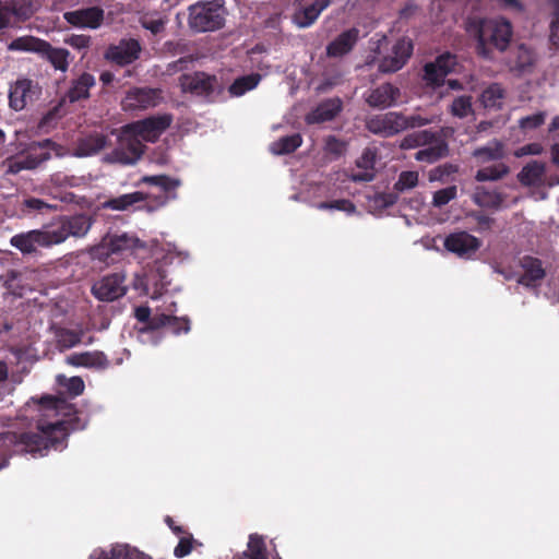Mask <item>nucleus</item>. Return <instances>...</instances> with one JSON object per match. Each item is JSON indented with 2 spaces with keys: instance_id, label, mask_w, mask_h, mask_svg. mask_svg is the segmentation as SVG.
I'll use <instances>...</instances> for the list:
<instances>
[{
  "instance_id": "cd10ccee",
  "label": "nucleus",
  "mask_w": 559,
  "mask_h": 559,
  "mask_svg": "<svg viewBox=\"0 0 559 559\" xmlns=\"http://www.w3.org/2000/svg\"><path fill=\"white\" fill-rule=\"evenodd\" d=\"M359 38V31L350 28L338 35L326 48L328 55L342 57L349 52Z\"/></svg>"
},
{
  "instance_id": "473e14b6",
  "label": "nucleus",
  "mask_w": 559,
  "mask_h": 559,
  "mask_svg": "<svg viewBox=\"0 0 559 559\" xmlns=\"http://www.w3.org/2000/svg\"><path fill=\"white\" fill-rule=\"evenodd\" d=\"M94 85V76L90 73H83L72 82L71 87L67 93V97L71 103L87 98L90 95V88Z\"/></svg>"
},
{
  "instance_id": "ea45409f",
  "label": "nucleus",
  "mask_w": 559,
  "mask_h": 559,
  "mask_svg": "<svg viewBox=\"0 0 559 559\" xmlns=\"http://www.w3.org/2000/svg\"><path fill=\"white\" fill-rule=\"evenodd\" d=\"M302 143L300 134H292L273 142L270 145V151L275 155L289 154L297 150Z\"/></svg>"
},
{
  "instance_id": "a878e982",
  "label": "nucleus",
  "mask_w": 559,
  "mask_h": 559,
  "mask_svg": "<svg viewBox=\"0 0 559 559\" xmlns=\"http://www.w3.org/2000/svg\"><path fill=\"white\" fill-rule=\"evenodd\" d=\"M10 243L23 254H29L37 251L39 248H46L39 229H33L14 235L10 239Z\"/></svg>"
},
{
  "instance_id": "3c124183",
  "label": "nucleus",
  "mask_w": 559,
  "mask_h": 559,
  "mask_svg": "<svg viewBox=\"0 0 559 559\" xmlns=\"http://www.w3.org/2000/svg\"><path fill=\"white\" fill-rule=\"evenodd\" d=\"M552 9L550 20V40L559 47V0H547Z\"/></svg>"
},
{
  "instance_id": "de8ad7c7",
  "label": "nucleus",
  "mask_w": 559,
  "mask_h": 559,
  "mask_svg": "<svg viewBox=\"0 0 559 559\" xmlns=\"http://www.w3.org/2000/svg\"><path fill=\"white\" fill-rule=\"evenodd\" d=\"M82 336V331H72L67 329L60 330L57 334L58 344L63 349L74 347L75 345L81 343Z\"/></svg>"
},
{
  "instance_id": "49530a36",
  "label": "nucleus",
  "mask_w": 559,
  "mask_h": 559,
  "mask_svg": "<svg viewBox=\"0 0 559 559\" xmlns=\"http://www.w3.org/2000/svg\"><path fill=\"white\" fill-rule=\"evenodd\" d=\"M450 112L457 118H466L473 114L472 98L469 96L456 97L450 107Z\"/></svg>"
},
{
  "instance_id": "412c9836",
  "label": "nucleus",
  "mask_w": 559,
  "mask_h": 559,
  "mask_svg": "<svg viewBox=\"0 0 559 559\" xmlns=\"http://www.w3.org/2000/svg\"><path fill=\"white\" fill-rule=\"evenodd\" d=\"M64 20L76 27L97 28L104 19V12L99 8H87L76 11L66 12Z\"/></svg>"
},
{
  "instance_id": "6e6d98bb",
  "label": "nucleus",
  "mask_w": 559,
  "mask_h": 559,
  "mask_svg": "<svg viewBox=\"0 0 559 559\" xmlns=\"http://www.w3.org/2000/svg\"><path fill=\"white\" fill-rule=\"evenodd\" d=\"M546 114L537 112L527 117L522 118L519 121L520 128L524 131H530L538 128L545 122Z\"/></svg>"
},
{
  "instance_id": "603ef678",
  "label": "nucleus",
  "mask_w": 559,
  "mask_h": 559,
  "mask_svg": "<svg viewBox=\"0 0 559 559\" xmlns=\"http://www.w3.org/2000/svg\"><path fill=\"white\" fill-rule=\"evenodd\" d=\"M457 195L456 186H450L438 190L433 193L432 197V205L436 207H441L448 204L450 201L454 200Z\"/></svg>"
},
{
  "instance_id": "b1692460",
  "label": "nucleus",
  "mask_w": 559,
  "mask_h": 559,
  "mask_svg": "<svg viewBox=\"0 0 559 559\" xmlns=\"http://www.w3.org/2000/svg\"><path fill=\"white\" fill-rule=\"evenodd\" d=\"M90 559H151L142 551L129 545L117 544L109 549H95Z\"/></svg>"
},
{
  "instance_id": "0e129e2a",
  "label": "nucleus",
  "mask_w": 559,
  "mask_h": 559,
  "mask_svg": "<svg viewBox=\"0 0 559 559\" xmlns=\"http://www.w3.org/2000/svg\"><path fill=\"white\" fill-rule=\"evenodd\" d=\"M164 21L158 19H152V17H144L142 20V26L148 31H151L153 34H158L164 29Z\"/></svg>"
},
{
  "instance_id": "8fccbe9b",
  "label": "nucleus",
  "mask_w": 559,
  "mask_h": 559,
  "mask_svg": "<svg viewBox=\"0 0 559 559\" xmlns=\"http://www.w3.org/2000/svg\"><path fill=\"white\" fill-rule=\"evenodd\" d=\"M57 381L60 385L64 386L68 390V392L73 396H78L82 394L84 391V382L80 377L67 378L62 374H59L57 377Z\"/></svg>"
},
{
  "instance_id": "e433bc0d",
  "label": "nucleus",
  "mask_w": 559,
  "mask_h": 559,
  "mask_svg": "<svg viewBox=\"0 0 559 559\" xmlns=\"http://www.w3.org/2000/svg\"><path fill=\"white\" fill-rule=\"evenodd\" d=\"M376 155L372 151L367 150L362 153L361 157L357 162V166L362 168L364 171L352 174L350 179L353 181H371L373 179V166Z\"/></svg>"
},
{
  "instance_id": "6e6552de",
  "label": "nucleus",
  "mask_w": 559,
  "mask_h": 559,
  "mask_svg": "<svg viewBox=\"0 0 559 559\" xmlns=\"http://www.w3.org/2000/svg\"><path fill=\"white\" fill-rule=\"evenodd\" d=\"M144 249V243L134 235L112 234L103 238L102 242L93 249V255L106 259L110 254L136 253Z\"/></svg>"
},
{
  "instance_id": "a211bd4d",
  "label": "nucleus",
  "mask_w": 559,
  "mask_h": 559,
  "mask_svg": "<svg viewBox=\"0 0 559 559\" xmlns=\"http://www.w3.org/2000/svg\"><path fill=\"white\" fill-rule=\"evenodd\" d=\"M38 93V86L32 80L19 79L10 86L9 104L12 109L20 111Z\"/></svg>"
},
{
  "instance_id": "2eb2a0df",
  "label": "nucleus",
  "mask_w": 559,
  "mask_h": 559,
  "mask_svg": "<svg viewBox=\"0 0 559 559\" xmlns=\"http://www.w3.org/2000/svg\"><path fill=\"white\" fill-rule=\"evenodd\" d=\"M456 57L449 52L442 53L433 62H429L424 68L423 80L429 86H439L444 78L454 70Z\"/></svg>"
},
{
  "instance_id": "393cba45",
  "label": "nucleus",
  "mask_w": 559,
  "mask_h": 559,
  "mask_svg": "<svg viewBox=\"0 0 559 559\" xmlns=\"http://www.w3.org/2000/svg\"><path fill=\"white\" fill-rule=\"evenodd\" d=\"M522 273L518 278V283L527 287L536 286L546 275V271L542 262L533 257H524L521 260Z\"/></svg>"
},
{
  "instance_id": "774afa93",
  "label": "nucleus",
  "mask_w": 559,
  "mask_h": 559,
  "mask_svg": "<svg viewBox=\"0 0 559 559\" xmlns=\"http://www.w3.org/2000/svg\"><path fill=\"white\" fill-rule=\"evenodd\" d=\"M551 159L554 164L559 166V143H555L551 146Z\"/></svg>"
},
{
  "instance_id": "20e7f679",
  "label": "nucleus",
  "mask_w": 559,
  "mask_h": 559,
  "mask_svg": "<svg viewBox=\"0 0 559 559\" xmlns=\"http://www.w3.org/2000/svg\"><path fill=\"white\" fill-rule=\"evenodd\" d=\"M94 221L86 214L62 215L39 228L46 248L60 245L68 238L87 235Z\"/></svg>"
},
{
  "instance_id": "09e8293b",
  "label": "nucleus",
  "mask_w": 559,
  "mask_h": 559,
  "mask_svg": "<svg viewBox=\"0 0 559 559\" xmlns=\"http://www.w3.org/2000/svg\"><path fill=\"white\" fill-rule=\"evenodd\" d=\"M82 177L70 176L63 173H56L51 175L49 182L56 188H72L79 187L83 183Z\"/></svg>"
},
{
  "instance_id": "f257e3e1",
  "label": "nucleus",
  "mask_w": 559,
  "mask_h": 559,
  "mask_svg": "<svg viewBox=\"0 0 559 559\" xmlns=\"http://www.w3.org/2000/svg\"><path fill=\"white\" fill-rule=\"evenodd\" d=\"M25 412H37L36 433L15 432L0 433V454L11 447L19 452L31 453L34 456H44L50 448L62 450L69 430L83 429L85 423H81L72 404L63 397L43 396L40 400L32 399L25 405Z\"/></svg>"
},
{
  "instance_id": "f704fd0d",
  "label": "nucleus",
  "mask_w": 559,
  "mask_h": 559,
  "mask_svg": "<svg viewBox=\"0 0 559 559\" xmlns=\"http://www.w3.org/2000/svg\"><path fill=\"white\" fill-rule=\"evenodd\" d=\"M145 199L143 192L136 191L119 195L117 198L109 199L102 203L103 209L112 211H127L135 203H139Z\"/></svg>"
},
{
  "instance_id": "f03ea898",
  "label": "nucleus",
  "mask_w": 559,
  "mask_h": 559,
  "mask_svg": "<svg viewBox=\"0 0 559 559\" xmlns=\"http://www.w3.org/2000/svg\"><path fill=\"white\" fill-rule=\"evenodd\" d=\"M175 255L180 257L181 252L173 243H167L165 247H156L154 249L155 266L150 269L143 275H138L133 282V287L136 290L148 296L151 299L156 300L163 296H167V275L159 262L163 260L165 263L173 262ZM177 311V304L174 300L164 301L163 306L155 308V313L151 318V309L147 306H140L134 310V317L138 321L147 323L145 328L139 331V337L142 343L152 342L157 344L159 338L156 337L157 330L164 326H169L175 334L180 332L190 331V322L186 317H176L174 313Z\"/></svg>"
},
{
  "instance_id": "c85d7f7f",
  "label": "nucleus",
  "mask_w": 559,
  "mask_h": 559,
  "mask_svg": "<svg viewBox=\"0 0 559 559\" xmlns=\"http://www.w3.org/2000/svg\"><path fill=\"white\" fill-rule=\"evenodd\" d=\"M66 362L74 367L96 369L106 368L108 365L105 355L100 352H84L80 354H72L66 358Z\"/></svg>"
},
{
  "instance_id": "6ab92c4d",
  "label": "nucleus",
  "mask_w": 559,
  "mask_h": 559,
  "mask_svg": "<svg viewBox=\"0 0 559 559\" xmlns=\"http://www.w3.org/2000/svg\"><path fill=\"white\" fill-rule=\"evenodd\" d=\"M141 46L135 39H122L118 45L110 46L105 58L119 66H126L139 58Z\"/></svg>"
},
{
  "instance_id": "0eeeda50",
  "label": "nucleus",
  "mask_w": 559,
  "mask_h": 559,
  "mask_svg": "<svg viewBox=\"0 0 559 559\" xmlns=\"http://www.w3.org/2000/svg\"><path fill=\"white\" fill-rule=\"evenodd\" d=\"M143 153L144 144L133 134L127 133L124 126L118 133L117 146L104 156V160L110 164L134 165Z\"/></svg>"
},
{
  "instance_id": "338daca9",
  "label": "nucleus",
  "mask_w": 559,
  "mask_h": 559,
  "mask_svg": "<svg viewBox=\"0 0 559 559\" xmlns=\"http://www.w3.org/2000/svg\"><path fill=\"white\" fill-rule=\"evenodd\" d=\"M503 9L514 11V12H522L523 11V4L520 0H496Z\"/></svg>"
},
{
  "instance_id": "9b49d317",
  "label": "nucleus",
  "mask_w": 559,
  "mask_h": 559,
  "mask_svg": "<svg viewBox=\"0 0 559 559\" xmlns=\"http://www.w3.org/2000/svg\"><path fill=\"white\" fill-rule=\"evenodd\" d=\"M126 274L122 272L107 274L92 285V295L99 301H115L126 295Z\"/></svg>"
},
{
  "instance_id": "2f4dec72",
  "label": "nucleus",
  "mask_w": 559,
  "mask_h": 559,
  "mask_svg": "<svg viewBox=\"0 0 559 559\" xmlns=\"http://www.w3.org/2000/svg\"><path fill=\"white\" fill-rule=\"evenodd\" d=\"M428 146L419 150L415 154V158L418 162H425L428 164H432L437 162L438 159L447 156L448 154V145L447 143L441 139H433L430 143L427 144Z\"/></svg>"
},
{
  "instance_id": "423d86ee",
  "label": "nucleus",
  "mask_w": 559,
  "mask_h": 559,
  "mask_svg": "<svg viewBox=\"0 0 559 559\" xmlns=\"http://www.w3.org/2000/svg\"><path fill=\"white\" fill-rule=\"evenodd\" d=\"M226 15L223 0L200 1L189 7L188 22L195 32H214L224 26Z\"/></svg>"
},
{
  "instance_id": "5701e85b",
  "label": "nucleus",
  "mask_w": 559,
  "mask_h": 559,
  "mask_svg": "<svg viewBox=\"0 0 559 559\" xmlns=\"http://www.w3.org/2000/svg\"><path fill=\"white\" fill-rule=\"evenodd\" d=\"M214 85L215 79L203 72L183 74L180 76V86L183 92L203 95L211 92Z\"/></svg>"
},
{
  "instance_id": "58836bf2",
  "label": "nucleus",
  "mask_w": 559,
  "mask_h": 559,
  "mask_svg": "<svg viewBox=\"0 0 559 559\" xmlns=\"http://www.w3.org/2000/svg\"><path fill=\"white\" fill-rule=\"evenodd\" d=\"M472 198L477 205L483 207H500L503 202L501 194L484 187H477Z\"/></svg>"
},
{
  "instance_id": "4d7b16f0",
  "label": "nucleus",
  "mask_w": 559,
  "mask_h": 559,
  "mask_svg": "<svg viewBox=\"0 0 559 559\" xmlns=\"http://www.w3.org/2000/svg\"><path fill=\"white\" fill-rule=\"evenodd\" d=\"M457 171V167L452 164H444L442 166L436 167L429 173L430 181H443L445 178L450 177L452 174Z\"/></svg>"
},
{
  "instance_id": "bb28decb",
  "label": "nucleus",
  "mask_w": 559,
  "mask_h": 559,
  "mask_svg": "<svg viewBox=\"0 0 559 559\" xmlns=\"http://www.w3.org/2000/svg\"><path fill=\"white\" fill-rule=\"evenodd\" d=\"M341 108L342 103L338 98L328 99L306 116V122L313 124L330 121L341 111Z\"/></svg>"
},
{
  "instance_id": "37998d69",
  "label": "nucleus",
  "mask_w": 559,
  "mask_h": 559,
  "mask_svg": "<svg viewBox=\"0 0 559 559\" xmlns=\"http://www.w3.org/2000/svg\"><path fill=\"white\" fill-rule=\"evenodd\" d=\"M534 62L533 52L524 47L520 46L515 52V60L511 62L510 69L519 73L525 72Z\"/></svg>"
},
{
  "instance_id": "72a5a7b5",
  "label": "nucleus",
  "mask_w": 559,
  "mask_h": 559,
  "mask_svg": "<svg viewBox=\"0 0 559 559\" xmlns=\"http://www.w3.org/2000/svg\"><path fill=\"white\" fill-rule=\"evenodd\" d=\"M40 57L45 58L56 70L66 72L69 68L70 52L63 48L48 47L44 48Z\"/></svg>"
},
{
  "instance_id": "864d4df0",
  "label": "nucleus",
  "mask_w": 559,
  "mask_h": 559,
  "mask_svg": "<svg viewBox=\"0 0 559 559\" xmlns=\"http://www.w3.org/2000/svg\"><path fill=\"white\" fill-rule=\"evenodd\" d=\"M418 183V173L408 170L402 171L399 176L397 181L394 185V188L397 191H405L412 188H415Z\"/></svg>"
},
{
  "instance_id": "7c9ffc66",
  "label": "nucleus",
  "mask_w": 559,
  "mask_h": 559,
  "mask_svg": "<svg viewBox=\"0 0 559 559\" xmlns=\"http://www.w3.org/2000/svg\"><path fill=\"white\" fill-rule=\"evenodd\" d=\"M107 144V138L104 134L95 133L79 141L73 156L88 157L97 154Z\"/></svg>"
},
{
  "instance_id": "dca6fc26",
  "label": "nucleus",
  "mask_w": 559,
  "mask_h": 559,
  "mask_svg": "<svg viewBox=\"0 0 559 559\" xmlns=\"http://www.w3.org/2000/svg\"><path fill=\"white\" fill-rule=\"evenodd\" d=\"M331 3V0H297V8L293 14V22L301 28L312 25L321 12Z\"/></svg>"
},
{
  "instance_id": "680f3d73",
  "label": "nucleus",
  "mask_w": 559,
  "mask_h": 559,
  "mask_svg": "<svg viewBox=\"0 0 559 559\" xmlns=\"http://www.w3.org/2000/svg\"><path fill=\"white\" fill-rule=\"evenodd\" d=\"M346 150V145L344 142L335 139L334 136H329L325 140V151L335 156H340Z\"/></svg>"
},
{
  "instance_id": "c9c22d12",
  "label": "nucleus",
  "mask_w": 559,
  "mask_h": 559,
  "mask_svg": "<svg viewBox=\"0 0 559 559\" xmlns=\"http://www.w3.org/2000/svg\"><path fill=\"white\" fill-rule=\"evenodd\" d=\"M478 165H484L491 160H500L504 156L503 145L498 141L489 142L487 145L477 148L474 152Z\"/></svg>"
},
{
  "instance_id": "4468645a",
  "label": "nucleus",
  "mask_w": 559,
  "mask_h": 559,
  "mask_svg": "<svg viewBox=\"0 0 559 559\" xmlns=\"http://www.w3.org/2000/svg\"><path fill=\"white\" fill-rule=\"evenodd\" d=\"M413 51L412 41L407 38L396 40L379 63L381 72H396L404 67Z\"/></svg>"
},
{
  "instance_id": "aec40b11",
  "label": "nucleus",
  "mask_w": 559,
  "mask_h": 559,
  "mask_svg": "<svg viewBox=\"0 0 559 559\" xmlns=\"http://www.w3.org/2000/svg\"><path fill=\"white\" fill-rule=\"evenodd\" d=\"M519 180L525 186H548L559 185V175L546 177V166L539 162H531L519 174Z\"/></svg>"
},
{
  "instance_id": "9d476101",
  "label": "nucleus",
  "mask_w": 559,
  "mask_h": 559,
  "mask_svg": "<svg viewBox=\"0 0 559 559\" xmlns=\"http://www.w3.org/2000/svg\"><path fill=\"white\" fill-rule=\"evenodd\" d=\"M171 121V116L167 114L152 116L127 124V133L140 139L141 143L143 141L155 142L170 126Z\"/></svg>"
},
{
  "instance_id": "a18cd8bd",
  "label": "nucleus",
  "mask_w": 559,
  "mask_h": 559,
  "mask_svg": "<svg viewBox=\"0 0 559 559\" xmlns=\"http://www.w3.org/2000/svg\"><path fill=\"white\" fill-rule=\"evenodd\" d=\"M432 139H433V133H431L427 130L414 132V133L406 135L402 140L401 147L404 150L415 148V147L430 143Z\"/></svg>"
},
{
  "instance_id": "7ed1b4c3",
  "label": "nucleus",
  "mask_w": 559,
  "mask_h": 559,
  "mask_svg": "<svg viewBox=\"0 0 559 559\" xmlns=\"http://www.w3.org/2000/svg\"><path fill=\"white\" fill-rule=\"evenodd\" d=\"M15 148L17 154L4 162L5 173L16 175L22 170H31L51 157V151L57 156H62L59 147L50 140L27 141V134L16 132Z\"/></svg>"
},
{
  "instance_id": "bf43d9fd",
  "label": "nucleus",
  "mask_w": 559,
  "mask_h": 559,
  "mask_svg": "<svg viewBox=\"0 0 559 559\" xmlns=\"http://www.w3.org/2000/svg\"><path fill=\"white\" fill-rule=\"evenodd\" d=\"M23 206L26 210H28L29 212H32V211L44 212V211H49V210L53 209L52 205H50L49 203H47L40 199H37V198L25 199L23 201Z\"/></svg>"
},
{
  "instance_id": "79ce46f5",
  "label": "nucleus",
  "mask_w": 559,
  "mask_h": 559,
  "mask_svg": "<svg viewBox=\"0 0 559 559\" xmlns=\"http://www.w3.org/2000/svg\"><path fill=\"white\" fill-rule=\"evenodd\" d=\"M508 171L509 168L503 163L499 162L491 166L480 168L476 173L475 178L477 181H495L502 178Z\"/></svg>"
},
{
  "instance_id": "052dcab7",
  "label": "nucleus",
  "mask_w": 559,
  "mask_h": 559,
  "mask_svg": "<svg viewBox=\"0 0 559 559\" xmlns=\"http://www.w3.org/2000/svg\"><path fill=\"white\" fill-rule=\"evenodd\" d=\"M64 43L74 49L83 50L90 47L91 37L86 35H71L64 39Z\"/></svg>"
},
{
  "instance_id": "e2e57ef3",
  "label": "nucleus",
  "mask_w": 559,
  "mask_h": 559,
  "mask_svg": "<svg viewBox=\"0 0 559 559\" xmlns=\"http://www.w3.org/2000/svg\"><path fill=\"white\" fill-rule=\"evenodd\" d=\"M192 550V538L190 536H182L176 546L174 554L178 558L189 555Z\"/></svg>"
},
{
  "instance_id": "5fc2aeb1",
  "label": "nucleus",
  "mask_w": 559,
  "mask_h": 559,
  "mask_svg": "<svg viewBox=\"0 0 559 559\" xmlns=\"http://www.w3.org/2000/svg\"><path fill=\"white\" fill-rule=\"evenodd\" d=\"M319 210H337L342 211L348 214H352L355 212L356 207L355 205L345 199L342 200H335L332 202H322L316 205Z\"/></svg>"
},
{
  "instance_id": "a19ab883",
  "label": "nucleus",
  "mask_w": 559,
  "mask_h": 559,
  "mask_svg": "<svg viewBox=\"0 0 559 559\" xmlns=\"http://www.w3.org/2000/svg\"><path fill=\"white\" fill-rule=\"evenodd\" d=\"M261 81V76L259 74H248L235 80V82L229 86V93L233 96H242L245 93L255 88Z\"/></svg>"
},
{
  "instance_id": "1a4fd4ad",
  "label": "nucleus",
  "mask_w": 559,
  "mask_h": 559,
  "mask_svg": "<svg viewBox=\"0 0 559 559\" xmlns=\"http://www.w3.org/2000/svg\"><path fill=\"white\" fill-rule=\"evenodd\" d=\"M36 11L29 0H0V37L7 29L20 27Z\"/></svg>"
},
{
  "instance_id": "f8f14e48",
  "label": "nucleus",
  "mask_w": 559,
  "mask_h": 559,
  "mask_svg": "<svg viewBox=\"0 0 559 559\" xmlns=\"http://www.w3.org/2000/svg\"><path fill=\"white\" fill-rule=\"evenodd\" d=\"M162 100V91L158 88L133 87L126 94L121 106L126 111L145 110L158 106Z\"/></svg>"
},
{
  "instance_id": "13d9d810",
  "label": "nucleus",
  "mask_w": 559,
  "mask_h": 559,
  "mask_svg": "<svg viewBox=\"0 0 559 559\" xmlns=\"http://www.w3.org/2000/svg\"><path fill=\"white\" fill-rule=\"evenodd\" d=\"M405 121H406L405 129L417 128V127H421V126H426V124L435 122L436 117L435 116L425 117L419 114H415V115H412L408 117L405 116Z\"/></svg>"
},
{
  "instance_id": "4be33fe9",
  "label": "nucleus",
  "mask_w": 559,
  "mask_h": 559,
  "mask_svg": "<svg viewBox=\"0 0 559 559\" xmlns=\"http://www.w3.org/2000/svg\"><path fill=\"white\" fill-rule=\"evenodd\" d=\"M400 90L392 84H382L370 91L366 102L374 108H388L394 106L400 98Z\"/></svg>"
},
{
  "instance_id": "69168bd1",
  "label": "nucleus",
  "mask_w": 559,
  "mask_h": 559,
  "mask_svg": "<svg viewBox=\"0 0 559 559\" xmlns=\"http://www.w3.org/2000/svg\"><path fill=\"white\" fill-rule=\"evenodd\" d=\"M543 151H544V147L542 146V144H539V143H531V144H527V145H524V146L520 147L515 152V156L522 157V156H525V155H539V154L543 153Z\"/></svg>"
},
{
  "instance_id": "c756f323",
  "label": "nucleus",
  "mask_w": 559,
  "mask_h": 559,
  "mask_svg": "<svg viewBox=\"0 0 559 559\" xmlns=\"http://www.w3.org/2000/svg\"><path fill=\"white\" fill-rule=\"evenodd\" d=\"M48 47V41L35 36L25 35L13 39L8 44L9 51L32 52L40 56L44 48Z\"/></svg>"
},
{
  "instance_id": "4c0bfd02",
  "label": "nucleus",
  "mask_w": 559,
  "mask_h": 559,
  "mask_svg": "<svg viewBox=\"0 0 559 559\" xmlns=\"http://www.w3.org/2000/svg\"><path fill=\"white\" fill-rule=\"evenodd\" d=\"M504 99V91L499 84H491L480 95V103L485 108L499 109Z\"/></svg>"
},
{
  "instance_id": "39448f33",
  "label": "nucleus",
  "mask_w": 559,
  "mask_h": 559,
  "mask_svg": "<svg viewBox=\"0 0 559 559\" xmlns=\"http://www.w3.org/2000/svg\"><path fill=\"white\" fill-rule=\"evenodd\" d=\"M512 38V25L502 17L483 20L477 27V50L484 58H490L488 44L503 51Z\"/></svg>"
},
{
  "instance_id": "ddd939ff",
  "label": "nucleus",
  "mask_w": 559,
  "mask_h": 559,
  "mask_svg": "<svg viewBox=\"0 0 559 559\" xmlns=\"http://www.w3.org/2000/svg\"><path fill=\"white\" fill-rule=\"evenodd\" d=\"M366 126L374 134L390 136L405 130V116L400 112L390 111L370 117Z\"/></svg>"
},
{
  "instance_id": "c03bdc74",
  "label": "nucleus",
  "mask_w": 559,
  "mask_h": 559,
  "mask_svg": "<svg viewBox=\"0 0 559 559\" xmlns=\"http://www.w3.org/2000/svg\"><path fill=\"white\" fill-rule=\"evenodd\" d=\"M141 182L155 186L159 188L165 194L175 190L180 185L177 179L167 177L165 175L144 176L141 178Z\"/></svg>"
},
{
  "instance_id": "f3484780",
  "label": "nucleus",
  "mask_w": 559,
  "mask_h": 559,
  "mask_svg": "<svg viewBox=\"0 0 559 559\" xmlns=\"http://www.w3.org/2000/svg\"><path fill=\"white\" fill-rule=\"evenodd\" d=\"M443 243L448 251L464 259L472 258L480 247L479 239L466 231L450 234Z\"/></svg>"
}]
</instances>
